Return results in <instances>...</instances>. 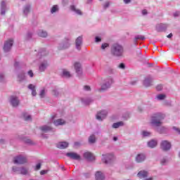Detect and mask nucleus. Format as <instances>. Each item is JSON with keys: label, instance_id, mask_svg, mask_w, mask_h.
Returning <instances> with one entry per match:
<instances>
[{"label": "nucleus", "instance_id": "obj_1", "mask_svg": "<svg viewBox=\"0 0 180 180\" xmlns=\"http://www.w3.org/2000/svg\"><path fill=\"white\" fill-rule=\"evenodd\" d=\"M164 119H165V115L162 112L153 113L150 117V126L152 127H161Z\"/></svg>", "mask_w": 180, "mask_h": 180}, {"label": "nucleus", "instance_id": "obj_2", "mask_svg": "<svg viewBox=\"0 0 180 180\" xmlns=\"http://www.w3.org/2000/svg\"><path fill=\"white\" fill-rule=\"evenodd\" d=\"M124 53V49L119 44H114L111 46V54L114 57H123Z\"/></svg>", "mask_w": 180, "mask_h": 180}, {"label": "nucleus", "instance_id": "obj_3", "mask_svg": "<svg viewBox=\"0 0 180 180\" xmlns=\"http://www.w3.org/2000/svg\"><path fill=\"white\" fill-rule=\"evenodd\" d=\"M115 82L113 78L109 77L106 79H104L101 83V88L98 89L99 92H106L112 86V84Z\"/></svg>", "mask_w": 180, "mask_h": 180}, {"label": "nucleus", "instance_id": "obj_4", "mask_svg": "<svg viewBox=\"0 0 180 180\" xmlns=\"http://www.w3.org/2000/svg\"><path fill=\"white\" fill-rule=\"evenodd\" d=\"M71 46V44H70V39L65 38L58 46V50H67L70 46Z\"/></svg>", "mask_w": 180, "mask_h": 180}, {"label": "nucleus", "instance_id": "obj_5", "mask_svg": "<svg viewBox=\"0 0 180 180\" xmlns=\"http://www.w3.org/2000/svg\"><path fill=\"white\" fill-rule=\"evenodd\" d=\"M107 116H108V110H102L97 112L96 115V120H98V122H103V120L106 119Z\"/></svg>", "mask_w": 180, "mask_h": 180}, {"label": "nucleus", "instance_id": "obj_6", "mask_svg": "<svg viewBox=\"0 0 180 180\" xmlns=\"http://www.w3.org/2000/svg\"><path fill=\"white\" fill-rule=\"evenodd\" d=\"M13 46V39H8L7 41H6L4 42V45L3 47V50H4V53H9V51H11V50H12Z\"/></svg>", "mask_w": 180, "mask_h": 180}, {"label": "nucleus", "instance_id": "obj_7", "mask_svg": "<svg viewBox=\"0 0 180 180\" xmlns=\"http://www.w3.org/2000/svg\"><path fill=\"white\" fill-rule=\"evenodd\" d=\"M74 67L77 76L79 78H82V75L84 74V72L82 70V65H81L79 62H75L74 64Z\"/></svg>", "mask_w": 180, "mask_h": 180}, {"label": "nucleus", "instance_id": "obj_8", "mask_svg": "<svg viewBox=\"0 0 180 180\" xmlns=\"http://www.w3.org/2000/svg\"><path fill=\"white\" fill-rule=\"evenodd\" d=\"M14 164L23 165L27 162V158L22 155H18L13 159Z\"/></svg>", "mask_w": 180, "mask_h": 180}, {"label": "nucleus", "instance_id": "obj_9", "mask_svg": "<svg viewBox=\"0 0 180 180\" xmlns=\"http://www.w3.org/2000/svg\"><path fill=\"white\" fill-rule=\"evenodd\" d=\"M171 142L167 140L162 141L160 143V148L162 151H169L171 150Z\"/></svg>", "mask_w": 180, "mask_h": 180}, {"label": "nucleus", "instance_id": "obj_10", "mask_svg": "<svg viewBox=\"0 0 180 180\" xmlns=\"http://www.w3.org/2000/svg\"><path fill=\"white\" fill-rule=\"evenodd\" d=\"M113 160H115V156L112 154L103 155L102 161L104 164H112Z\"/></svg>", "mask_w": 180, "mask_h": 180}, {"label": "nucleus", "instance_id": "obj_11", "mask_svg": "<svg viewBox=\"0 0 180 180\" xmlns=\"http://www.w3.org/2000/svg\"><path fill=\"white\" fill-rule=\"evenodd\" d=\"M10 103L13 108H18V106H19V103H20V101H19V98H18V96H11L10 97Z\"/></svg>", "mask_w": 180, "mask_h": 180}, {"label": "nucleus", "instance_id": "obj_12", "mask_svg": "<svg viewBox=\"0 0 180 180\" xmlns=\"http://www.w3.org/2000/svg\"><path fill=\"white\" fill-rule=\"evenodd\" d=\"M66 157L70 158V160H75L76 161H79L81 160V156L78 155L77 153L69 152L65 154Z\"/></svg>", "mask_w": 180, "mask_h": 180}, {"label": "nucleus", "instance_id": "obj_13", "mask_svg": "<svg viewBox=\"0 0 180 180\" xmlns=\"http://www.w3.org/2000/svg\"><path fill=\"white\" fill-rule=\"evenodd\" d=\"M153 79H153V77L150 75L147 76L143 80V85L146 88H148V86H152Z\"/></svg>", "mask_w": 180, "mask_h": 180}, {"label": "nucleus", "instance_id": "obj_14", "mask_svg": "<svg viewBox=\"0 0 180 180\" xmlns=\"http://www.w3.org/2000/svg\"><path fill=\"white\" fill-rule=\"evenodd\" d=\"M147 158V156L144 153H139L136 158L135 161L138 163L144 162L146 161V159Z\"/></svg>", "mask_w": 180, "mask_h": 180}, {"label": "nucleus", "instance_id": "obj_15", "mask_svg": "<svg viewBox=\"0 0 180 180\" xmlns=\"http://www.w3.org/2000/svg\"><path fill=\"white\" fill-rule=\"evenodd\" d=\"M167 27L168 25L163 23L158 24L155 26L156 31H158V32H165Z\"/></svg>", "mask_w": 180, "mask_h": 180}, {"label": "nucleus", "instance_id": "obj_16", "mask_svg": "<svg viewBox=\"0 0 180 180\" xmlns=\"http://www.w3.org/2000/svg\"><path fill=\"white\" fill-rule=\"evenodd\" d=\"M47 67H49V62H47V60H44L39 64V70L40 72H44V71L47 70Z\"/></svg>", "mask_w": 180, "mask_h": 180}, {"label": "nucleus", "instance_id": "obj_17", "mask_svg": "<svg viewBox=\"0 0 180 180\" xmlns=\"http://www.w3.org/2000/svg\"><path fill=\"white\" fill-rule=\"evenodd\" d=\"M70 143L67 141H61L56 144L57 148H60V150H64L65 148H68Z\"/></svg>", "mask_w": 180, "mask_h": 180}, {"label": "nucleus", "instance_id": "obj_18", "mask_svg": "<svg viewBox=\"0 0 180 180\" xmlns=\"http://www.w3.org/2000/svg\"><path fill=\"white\" fill-rule=\"evenodd\" d=\"M83 157L87 161H94V160H95V156H94V154H92L91 152H85L83 154Z\"/></svg>", "mask_w": 180, "mask_h": 180}, {"label": "nucleus", "instance_id": "obj_19", "mask_svg": "<svg viewBox=\"0 0 180 180\" xmlns=\"http://www.w3.org/2000/svg\"><path fill=\"white\" fill-rule=\"evenodd\" d=\"M156 131L159 133L160 134H168V129L165 127H155Z\"/></svg>", "mask_w": 180, "mask_h": 180}, {"label": "nucleus", "instance_id": "obj_20", "mask_svg": "<svg viewBox=\"0 0 180 180\" xmlns=\"http://www.w3.org/2000/svg\"><path fill=\"white\" fill-rule=\"evenodd\" d=\"M75 46L77 50H81V46H82V36L78 37L75 40Z\"/></svg>", "mask_w": 180, "mask_h": 180}, {"label": "nucleus", "instance_id": "obj_21", "mask_svg": "<svg viewBox=\"0 0 180 180\" xmlns=\"http://www.w3.org/2000/svg\"><path fill=\"white\" fill-rule=\"evenodd\" d=\"M0 11L1 15L4 16V15L6 13V3L4 1H2L1 3Z\"/></svg>", "mask_w": 180, "mask_h": 180}, {"label": "nucleus", "instance_id": "obj_22", "mask_svg": "<svg viewBox=\"0 0 180 180\" xmlns=\"http://www.w3.org/2000/svg\"><path fill=\"white\" fill-rule=\"evenodd\" d=\"M147 145L149 148H155V147H157L158 145V142L155 139H151L150 141H148Z\"/></svg>", "mask_w": 180, "mask_h": 180}, {"label": "nucleus", "instance_id": "obj_23", "mask_svg": "<svg viewBox=\"0 0 180 180\" xmlns=\"http://www.w3.org/2000/svg\"><path fill=\"white\" fill-rule=\"evenodd\" d=\"M32 9V6L30 4H26L22 10L23 15L27 18V15L30 13V10Z\"/></svg>", "mask_w": 180, "mask_h": 180}, {"label": "nucleus", "instance_id": "obj_24", "mask_svg": "<svg viewBox=\"0 0 180 180\" xmlns=\"http://www.w3.org/2000/svg\"><path fill=\"white\" fill-rule=\"evenodd\" d=\"M81 102L83 103L86 106H88L94 102V99L91 98H82Z\"/></svg>", "mask_w": 180, "mask_h": 180}, {"label": "nucleus", "instance_id": "obj_25", "mask_svg": "<svg viewBox=\"0 0 180 180\" xmlns=\"http://www.w3.org/2000/svg\"><path fill=\"white\" fill-rule=\"evenodd\" d=\"M40 130L44 133H49V131H53V127L49 125H44L39 127Z\"/></svg>", "mask_w": 180, "mask_h": 180}, {"label": "nucleus", "instance_id": "obj_26", "mask_svg": "<svg viewBox=\"0 0 180 180\" xmlns=\"http://www.w3.org/2000/svg\"><path fill=\"white\" fill-rule=\"evenodd\" d=\"M95 179L96 180H105V175L101 171H98L95 174Z\"/></svg>", "mask_w": 180, "mask_h": 180}, {"label": "nucleus", "instance_id": "obj_27", "mask_svg": "<svg viewBox=\"0 0 180 180\" xmlns=\"http://www.w3.org/2000/svg\"><path fill=\"white\" fill-rule=\"evenodd\" d=\"M21 117H22V119L25 121V122H32V115H29L27 112H22Z\"/></svg>", "mask_w": 180, "mask_h": 180}, {"label": "nucleus", "instance_id": "obj_28", "mask_svg": "<svg viewBox=\"0 0 180 180\" xmlns=\"http://www.w3.org/2000/svg\"><path fill=\"white\" fill-rule=\"evenodd\" d=\"M37 34L39 37H43V38H46L49 35V34L47 33V31H45L43 30H38Z\"/></svg>", "mask_w": 180, "mask_h": 180}, {"label": "nucleus", "instance_id": "obj_29", "mask_svg": "<svg viewBox=\"0 0 180 180\" xmlns=\"http://www.w3.org/2000/svg\"><path fill=\"white\" fill-rule=\"evenodd\" d=\"M89 144H95L96 143V136L95 134H91L89 136Z\"/></svg>", "mask_w": 180, "mask_h": 180}, {"label": "nucleus", "instance_id": "obj_30", "mask_svg": "<svg viewBox=\"0 0 180 180\" xmlns=\"http://www.w3.org/2000/svg\"><path fill=\"white\" fill-rule=\"evenodd\" d=\"M137 176L139 178H147L148 176V172L147 171H140L138 174Z\"/></svg>", "mask_w": 180, "mask_h": 180}, {"label": "nucleus", "instance_id": "obj_31", "mask_svg": "<svg viewBox=\"0 0 180 180\" xmlns=\"http://www.w3.org/2000/svg\"><path fill=\"white\" fill-rule=\"evenodd\" d=\"M70 11H72V12H75L77 15H82V12L81 11V10L77 8L75 5L70 6Z\"/></svg>", "mask_w": 180, "mask_h": 180}, {"label": "nucleus", "instance_id": "obj_32", "mask_svg": "<svg viewBox=\"0 0 180 180\" xmlns=\"http://www.w3.org/2000/svg\"><path fill=\"white\" fill-rule=\"evenodd\" d=\"M53 124L55 126H63V124H65V121H64L63 119H58L54 120Z\"/></svg>", "mask_w": 180, "mask_h": 180}, {"label": "nucleus", "instance_id": "obj_33", "mask_svg": "<svg viewBox=\"0 0 180 180\" xmlns=\"http://www.w3.org/2000/svg\"><path fill=\"white\" fill-rule=\"evenodd\" d=\"M47 54H49V52L45 49H41L38 52V57H44V56H47Z\"/></svg>", "mask_w": 180, "mask_h": 180}, {"label": "nucleus", "instance_id": "obj_34", "mask_svg": "<svg viewBox=\"0 0 180 180\" xmlns=\"http://www.w3.org/2000/svg\"><path fill=\"white\" fill-rule=\"evenodd\" d=\"M25 78H26V76L25 75V73L23 72H21L18 75V82H22L25 81Z\"/></svg>", "mask_w": 180, "mask_h": 180}, {"label": "nucleus", "instance_id": "obj_35", "mask_svg": "<svg viewBox=\"0 0 180 180\" xmlns=\"http://www.w3.org/2000/svg\"><path fill=\"white\" fill-rule=\"evenodd\" d=\"M28 88L29 89H31L32 96H36V95H37V93L36 92V86L33 84H29Z\"/></svg>", "mask_w": 180, "mask_h": 180}, {"label": "nucleus", "instance_id": "obj_36", "mask_svg": "<svg viewBox=\"0 0 180 180\" xmlns=\"http://www.w3.org/2000/svg\"><path fill=\"white\" fill-rule=\"evenodd\" d=\"M20 174H21V175H27V174H29V168L25 167H20Z\"/></svg>", "mask_w": 180, "mask_h": 180}, {"label": "nucleus", "instance_id": "obj_37", "mask_svg": "<svg viewBox=\"0 0 180 180\" xmlns=\"http://www.w3.org/2000/svg\"><path fill=\"white\" fill-rule=\"evenodd\" d=\"M33 34H34V32L28 31L25 35V40H32V38L33 37Z\"/></svg>", "mask_w": 180, "mask_h": 180}, {"label": "nucleus", "instance_id": "obj_38", "mask_svg": "<svg viewBox=\"0 0 180 180\" xmlns=\"http://www.w3.org/2000/svg\"><path fill=\"white\" fill-rule=\"evenodd\" d=\"M137 40H146V37L143 35H136L134 40L135 44H137Z\"/></svg>", "mask_w": 180, "mask_h": 180}, {"label": "nucleus", "instance_id": "obj_39", "mask_svg": "<svg viewBox=\"0 0 180 180\" xmlns=\"http://www.w3.org/2000/svg\"><path fill=\"white\" fill-rule=\"evenodd\" d=\"M123 122H115L112 124V129H119L120 126H123Z\"/></svg>", "mask_w": 180, "mask_h": 180}, {"label": "nucleus", "instance_id": "obj_40", "mask_svg": "<svg viewBox=\"0 0 180 180\" xmlns=\"http://www.w3.org/2000/svg\"><path fill=\"white\" fill-rule=\"evenodd\" d=\"M52 95H53V96H60V91H58V89L57 88H53L52 90Z\"/></svg>", "mask_w": 180, "mask_h": 180}, {"label": "nucleus", "instance_id": "obj_41", "mask_svg": "<svg viewBox=\"0 0 180 180\" xmlns=\"http://www.w3.org/2000/svg\"><path fill=\"white\" fill-rule=\"evenodd\" d=\"M56 12H58V6L54 5L51 9V13H56Z\"/></svg>", "mask_w": 180, "mask_h": 180}, {"label": "nucleus", "instance_id": "obj_42", "mask_svg": "<svg viewBox=\"0 0 180 180\" xmlns=\"http://www.w3.org/2000/svg\"><path fill=\"white\" fill-rule=\"evenodd\" d=\"M63 77H65L66 78L71 77V74H70V72H68L67 70H63Z\"/></svg>", "mask_w": 180, "mask_h": 180}, {"label": "nucleus", "instance_id": "obj_43", "mask_svg": "<svg viewBox=\"0 0 180 180\" xmlns=\"http://www.w3.org/2000/svg\"><path fill=\"white\" fill-rule=\"evenodd\" d=\"M12 171H13V172H18L19 174H20V167L13 166L12 167Z\"/></svg>", "mask_w": 180, "mask_h": 180}, {"label": "nucleus", "instance_id": "obj_44", "mask_svg": "<svg viewBox=\"0 0 180 180\" xmlns=\"http://www.w3.org/2000/svg\"><path fill=\"white\" fill-rule=\"evenodd\" d=\"M24 142L26 143V144H29L30 146H32V144H33V141H32V139H24Z\"/></svg>", "mask_w": 180, "mask_h": 180}, {"label": "nucleus", "instance_id": "obj_45", "mask_svg": "<svg viewBox=\"0 0 180 180\" xmlns=\"http://www.w3.org/2000/svg\"><path fill=\"white\" fill-rule=\"evenodd\" d=\"M166 96L165 94H159L158 95V99H159V101H164V99H165Z\"/></svg>", "mask_w": 180, "mask_h": 180}, {"label": "nucleus", "instance_id": "obj_46", "mask_svg": "<svg viewBox=\"0 0 180 180\" xmlns=\"http://www.w3.org/2000/svg\"><path fill=\"white\" fill-rule=\"evenodd\" d=\"M4 81H5V75L0 72V82H4Z\"/></svg>", "mask_w": 180, "mask_h": 180}, {"label": "nucleus", "instance_id": "obj_47", "mask_svg": "<svg viewBox=\"0 0 180 180\" xmlns=\"http://www.w3.org/2000/svg\"><path fill=\"white\" fill-rule=\"evenodd\" d=\"M142 134H143V137H148V136H150V134H151L147 131H143L142 132Z\"/></svg>", "mask_w": 180, "mask_h": 180}, {"label": "nucleus", "instance_id": "obj_48", "mask_svg": "<svg viewBox=\"0 0 180 180\" xmlns=\"http://www.w3.org/2000/svg\"><path fill=\"white\" fill-rule=\"evenodd\" d=\"M164 88V86H162V84H158L156 86V90L157 91H162V89Z\"/></svg>", "mask_w": 180, "mask_h": 180}, {"label": "nucleus", "instance_id": "obj_49", "mask_svg": "<svg viewBox=\"0 0 180 180\" xmlns=\"http://www.w3.org/2000/svg\"><path fill=\"white\" fill-rule=\"evenodd\" d=\"M118 68H120L121 70H124V68H126V65L122 63L118 65Z\"/></svg>", "mask_w": 180, "mask_h": 180}, {"label": "nucleus", "instance_id": "obj_50", "mask_svg": "<svg viewBox=\"0 0 180 180\" xmlns=\"http://www.w3.org/2000/svg\"><path fill=\"white\" fill-rule=\"evenodd\" d=\"M106 47H109V44L108 43H104L101 45V49L102 50H105V49H106Z\"/></svg>", "mask_w": 180, "mask_h": 180}, {"label": "nucleus", "instance_id": "obj_51", "mask_svg": "<svg viewBox=\"0 0 180 180\" xmlns=\"http://www.w3.org/2000/svg\"><path fill=\"white\" fill-rule=\"evenodd\" d=\"M44 94H46V91L44 89L41 90L39 96L40 98H44Z\"/></svg>", "mask_w": 180, "mask_h": 180}, {"label": "nucleus", "instance_id": "obj_52", "mask_svg": "<svg viewBox=\"0 0 180 180\" xmlns=\"http://www.w3.org/2000/svg\"><path fill=\"white\" fill-rule=\"evenodd\" d=\"M110 4L109 3V1L105 2V4L103 5V8L104 9H108V8H109Z\"/></svg>", "mask_w": 180, "mask_h": 180}, {"label": "nucleus", "instance_id": "obj_53", "mask_svg": "<svg viewBox=\"0 0 180 180\" xmlns=\"http://www.w3.org/2000/svg\"><path fill=\"white\" fill-rule=\"evenodd\" d=\"M41 168V163H38L35 167V171H39Z\"/></svg>", "mask_w": 180, "mask_h": 180}, {"label": "nucleus", "instance_id": "obj_54", "mask_svg": "<svg viewBox=\"0 0 180 180\" xmlns=\"http://www.w3.org/2000/svg\"><path fill=\"white\" fill-rule=\"evenodd\" d=\"M95 41H96V43H100V41H102V39L99 37H96Z\"/></svg>", "mask_w": 180, "mask_h": 180}, {"label": "nucleus", "instance_id": "obj_55", "mask_svg": "<svg viewBox=\"0 0 180 180\" xmlns=\"http://www.w3.org/2000/svg\"><path fill=\"white\" fill-rule=\"evenodd\" d=\"M19 65H20L19 62H15L14 67H15V70H19Z\"/></svg>", "mask_w": 180, "mask_h": 180}, {"label": "nucleus", "instance_id": "obj_56", "mask_svg": "<svg viewBox=\"0 0 180 180\" xmlns=\"http://www.w3.org/2000/svg\"><path fill=\"white\" fill-rule=\"evenodd\" d=\"M166 163H167V159L165 158L162 159L160 164H162V165H165Z\"/></svg>", "mask_w": 180, "mask_h": 180}, {"label": "nucleus", "instance_id": "obj_57", "mask_svg": "<svg viewBox=\"0 0 180 180\" xmlns=\"http://www.w3.org/2000/svg\"><path fill=\"white\" fill-rule=\"evenodd\" d=\"M84 91H91V86L86 85L84 86Z\"/></svg>", "mask_w": 180, "mask_h": 180}, {"label": "nucleus", "instance_id": "obj_58", "mask_svg": "<svg viewBox=\"0 0 180 180\" xmlns=\"http://www.w3.org/2000/svg\"><path fill=\"white\" fill-rule=\"evenodd\" d=\"M180 15V12L179 11H177V12H175L174 14H173V16H174V18H178V16H179Z\"/></svg>", "mask_w": 180, "mask_h": 180}, {"label": "nucleus", "instance_id": "obj_59", "mask_svg": "<svg viewBox=\"0 0 180 180\" xmlns=\"http://www.w3.org/2000/svg\"><path fill=\"white\" fill-rule=\"evenodd\" d=\"M173 130H175V131H177L180 134V129L176 128V127H173Z\"/></svg>", "mask_w": 180, "mask_h": 180}, {"label": "nucleus", "instance_id": "obj_60", "mask_svg": "<svg viewBox=\"0 0 180 180\" xmlns=\"http://www.w3.org/2000/svg\"><path fill=\"white\" fill-rule=\"evenodd\" d=\"M27 74H28V75H30V77H31V78H32V77L34 75H33V71L30 70V71H28Z\"/></svg>", "mask_w": 180, "mask_h": 180}, {"label": "nucleus", "instance_id": "obj_61", "mask_svg": "<svg viewBox=\"0 0 180 180\" xmlns=\"http://www.w3.org/2000/svg\"><path fill=\"white\" fill-rule=\"evenodd\" d=\"M46 174H47V170H41L40 172L41 175H46Z\"/></svg>", "mask_w": 180, "mask_h": 180}, {"label": "nucleus", "instance_id": "obj_62", "mask_svg": "<svg viewBox=\"0 0 180 180\" xmlns=\"http://www.w3.org/2000/svg\"><path fill=\"white\" fill-rule=\"evenodd\" d=\"M148 12H147L146 9H144L142 11V15H143V16H145V15H148Z\"/></svg>", "mask_w": 180, "mask_h": 180}, {"label": "nucleus", "instance_id": "obj_63", "mask_svg": "<svg viewBox=\"0 0 180 180\" xmlns=\"http://www.w3.org/2000/svg\"><path fill=\"white\" fill-rule=\"evenodd\" d=\"M74 146L75 147H79V146H81V143H79V142H75Z\"/></svg>", "mask_w": 180, "mask_h": 180}, {"label": "nucleus", "instance_id": "obj_64", "mask_svg": "<svg viewBox=\"0 0 180 180\" xmlns=\"http://www.w3.org/2000/svg\"><path fill=\"white\" fill-rule=\"evenodd\" d=\"M5 143H6V141H5V139H0V144H5Z\"/></svg>", "mask_w": 180, "mask_h": 180}]
</instances>
